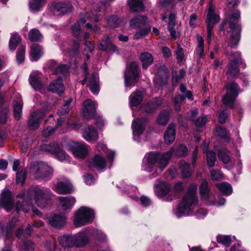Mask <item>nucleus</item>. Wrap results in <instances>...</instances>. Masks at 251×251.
Instances as JSON below:
<instances>
[{
    "mask_svg": "<svg viewBox=\"0 0 251 251\" xmlns=\"http://www.w3.org/2000/svg\"><path fill=\"white\" fill-rule=\"evenodd\" d=\"M51 194L48 188L42 189L36 186H32L29 188L26 193L22 192L17 195L18 198L23 199L22 203L19 201L16 202V210L18 213L21 211L27 212L34 201L40 207L46 205L47 197Z\"/></svg>",
    "mask_w": 251,
    "mask_h": 251,
    "instance_id": "nucleus-1",
    "label": "nucleus"
},
{
    "mask_svg": "<svg viewBox=\"0 0 251 251\" xmlns=\"http://www.w3.org/2000/svg\"><path fill=\"white\" fill-rule=\"evenodd\" d=\"M198 186L196 184L189 185L186 195L182 198L178 207L174 209V213L177 217H181L191 214L198 204L197 191Z\"/></svg>",
    "mask_w": 251,
    "mask_h": 251,
    "instance_id": "nucleus-2",
    "label": "nucleus"
},
{
    "mask_svg": "<svg viewBox=\"0 0 251 251\" xmlns=\"http://www.w3.org/2000/svg\"><path fill=\"white\" fill-rule=\"evenodd\" d=\"M173 151V149H172L162 154L152 152L146 154L143 160V169L148 172H151L153 165L158 161V168L157 172L160 174L168 165L169 161L172 156Z\"/></svg>",
    "mask_w": 251,
    "mask_h": 251,
    "instance_id": "nucleus-3",
    "label": "nucleus"
},
{
    "mask_svg": "<svg viewBox=\"0 0 251 251\" xmlns=\"http://www.w3.org/2000/svg\"><path fill=\"white\" fill-rule=\"evenodd\" d=\"M94 210L87 206H81L75 213L74 224L76 227H81L92 223L95 218Z\"/></svg>",
    "mask_w": 251,
    "mask_h": 251,
    "instance_id": "nucleus-4",
    "label": "nucleus"
},
{
    "mask_svg": "<svg viewBox=\"0 0 251 251\" xmlns=\"http://www.w3.org/2000/svg\"><path fill=\"white\" fill-rule=\"evenodd\" d=\"M240 17V13L238 10L233 11L229 18V28L230 29V41L228 44V46L233 48L236 46L240 40V31L241 28L240 25H237L239 19Z\"/></svg>",
    "mask_w": 251,
    "mask_h": 251,
    "instance_id": "nucleus-5",
    "label": "nucleus"
},
{
    "mask_svg": "<svg viewBox=\"0 0 251 251\" xmlns=\"http://www.w3.org/2000/svg\"><path fill=\"white\" fill-rule=\"evenodd\" d=\"M207 17L206 24L207 25V43L210 45L212 40V29L214 25L220 20V16L215 12V5L211 0L206 10Z\"/></svg>",
    "mask_w": 251,
    "mask_h": 251,
    "instance_id": "nucleus-6",
    "label": "nucleus"
},
{
    "mask_svg": "<svg viewBox=\"0 0 251 251\" xmlns=\"http://www.w3.org/2000/svg\"><path fill=\"white\" fill-rule=\"evenodd\" d=\"M52 172V168L44 162L35 163L29 169V174L35 179L47 177Z\"/></svg>",
    "mask_w": 251,
    "mask_h": 251,
    "instance_id": "nucleus-7",
    "label": "nucleus"
},
{
    "mask_svg": "<svg viewBox=\"0 0 251 251\" xmlns=\"http://www.w3.org/2000/svg\"><path fill=\"white\" fill-rule=\"evenodd\" d=\"M239 92V88L236 83L232 82L227 84L226 93L222 99L223 103L227 107H232Z\"/></svg>",
    "mask_w": 251,
    "mask_h": 251,
    "instance_id": "nucleus-8",
    "label": "nucleus"
},
{
    "mask_svg": "<svg viewBox=\"0 0 251 251\" xmlns=\"http://www.w3.org/2000/svg\"><path fill=\"white\" fill-rule=\"evenodd\" d=\"M40 149L42 151L49 152L54 155L60 161L68 160L69 156L66 152L62 150L59 145L55 142L48 144H43Z\"/></svg>",
    "mask_w": 251,
    "mask_h": 251,
    "instance_id": "nucleus-9",
    "label": "nucleus"
},
{
    "mask_svg": "<svg viewBox=\"0 0 251 251\" xmlns=\"http://www.w3.org/2000/svg\"><path fill=\"white\" fill-rule=\"evenodd\" d=\"M138 77V66L136 63L132 62L127 68L125 74L126 87L134 85L137 81Z\"/></svg>",
    "mask_w": 251,
    "mask_h": 251,
    "instance_id": "nucleus-10",
    "label": "nucleus"
},
{
    "mask_svg": "<svg viewBox=\"0 0 251 251\" xmlns=\"http://www.w3.org/2000/svg\"><path fill=\"white\" fill-rule=\"evenodd\" d=\"M50 9L54 15L62 16L72 12L73 7L69 2H56L51 5Z\"/></svg>",
    "mask_w": 251,
    "mask_h": 251,
    "instance_id": "nucleus-11",
    "label": "nucleus"
},
{
    "mask_svg": "<svg viewBox=\"0 0 251 251\" xmlns=\"http://www.w3.org/2000/svg\"><path fill=\"white\" fill-rule=\"evenodd\" d=\"M90 235V231L84 229L73 235L75 247L81 248L86 246L89 242Z\"/></svg>",
    "mask_w": 251,
    "mask_h": 251,
    "instance_id": "nucleus-12",
    "label": "nucleus"
},
{
    "mask_svg": "<svg viewBox=\"0 0 251 251\" xmlns=\"http://www.w3.org/2000/svg\"><path fill=\"white\" fill-rule=\"evenodd\" d=\"M89 146L86 144L74 142L70 144V150L73 154L79 158H84L88 153Z\"/></svg>",
    "mask_w": 251,
    "mask_h": 251,
    "instance_id": "nucleus-13",
    "label": "nucleus"
},
{
    "mask_svg": "<svg viewBox=\"0 0 251 251\" xmlns=\"http://www.w3.org/2000/svg\"><path fill=\"white\" fill-rule=\"evenodd\" d=\"M230 62L227 66L226 74L230 76H235L239 72L237 64L241 60V54L239 52H236L230 55Z\"/></svg>",
    "mask_w": 251,
    "mask_h": 251,
    "instance_id": "nucleus-14",
    "label": "nucleus"
},
{
    "mask_svg": "<svg viewBox=\"0 0 251 251\" xmlns=\"http://www.w3.org/2000/svg\"><path fill=\"white\" fill-rule=\"evenodd\" d=\"M47 111L40 109L33 112L29 118L28 122V126L30 129H37L39 126V121L43 118L46 115Z\"/></svg>",
    "mask_w": 251,
    "mask_h": 251,
    "instance_id": "nucleus-15",
    "label": "nucleus"
},
{
    "mask_svg": "<svg viewBox=\"0 0 251 251\" xmlns=\"http://www.w3.org/2000/svg\"><path fill=\"white\" fill-rule=\"evenodd\" d=\"M146 120L144 118L136 119L133 121L132 127L133 129V138L139 141V136L142 134L145 128Z\"/></svg>",
    "mask_w": 251,
    "mask_h": 251,
    "instance_id": "nucleus-16",
    "label": "nucleus"
},
{
    "mask_svg": "<svg viewBox=\"0 0 251 251\" xmlns=\"http://www.w3.org/2000/svg\"><path fill=\"white\" fill-rule=\"evenodd\" d=\"M96 113V102L91 100H86L83 102V117L87 119L93 117Z\"/></svg>",
    "mask_w": 251,
    "mask_h": 251,
    "instance_id": "nucleus-17",
    "label": "nucleus"
},
{
    "mask_svg": "<svg viewBox=\"0 0 251 251\" xmlns=\"http://www.w3.org/2000/svg\"><path fill=\"white\" fill-rule=\"evenodd\" d=\"M59 206L63 211L70 210L76 202L75 198L73 196L58 197Z\"/></svg>",
    "mask_w": 251,
    "mask_h": 251,
    "instance_id": "nucleus-18",
    "label": "nucleus"
},
{
    "mask_svg": "<svg viewBox=\"0 0 251 251\" xmlns=\"http://www.w3.org/2000/svg\"><path fill=\"white\" fill-rule=\"evenodd\" d=\"M82 136L86 141L90 142H95L99 137L97 130L91 126H87L83 128Z\"/></svg>",
    "mask_w": 251,
    "mask_h": 251,
    "instance_id": "nucleus-19",
    "label": "nucleus"
},
{
    "mask_svg": "<svg viewBox=\"0 0 251 251\" xmlns=\"http://www.w3.org/2000/svg\"><path fill=\"white\" fill-rule=\"evenodd\" d=\"M54 190L59 194H69L73 191V186L69 180L60 181L56 184Z\"/></svg>",
    "mask_w": 251,
    "mask_h": 251,
    "instance_id": "nucleus-20",
    "label": "nucleus"
},
{
    "mask_svg": "<svg viewBox=\"0 0 251 251\" xmlns=\"http://www.w3.org/2000/svg\"><path fill=\"white\" fill-rule=\"evenodd\" d=\"M29 82L31 87L36 91L41 90L44 86L40 80L39 74L37 72L31 73L29 77Z\"/></svg>",
    "mask_w": 251,
    "mask_h": 251,
    "instance_id": "nucleus-21",
    "label": "nucleus"
},
{
    "mask_svg": "<svg viewBox=\"0 0 251 251\" xmlns=\"http://www.w3.org/2000/svg\"><path fill=\"white\" fill-rule=\"evenodd\" d=\"M48 220L49 223L52 226L59 228L65 225L66 218L62 214H53L49 217Z\"/></svg>",
    "mask_w": 251,
    "mask_h": 251,
    "instance_id": "nucleus-22",
    "label": "nucleus"
},
{
    "mask_svg": "<svg viewBox=\"0 0 251 251\" xmlns=\"http://www.w3.org/2000/svg\"><path fill=\"white\" fill-rule=\"evenodd\" d=\"M99 49L102 51H116L118 50L116 46L113 45L108 36L104 37L98 46Z\"/></svg>",
    "mask_w": 251,
    "mask_h": 251,
    "instance_id": "nucleus-23",
    "label": "nucleus"
},
{
    "mask_svg": "<svg viewBox=\"0 0 251 251\" xmlns=\"http://www.w3.org/2000/svg\"><path fill=\"white\" fill-rule=\"evenodd\" d=\"M210 188L206 179H202L200 187V193L201 199L210 202L211 197L210 194Z\"/></svg>",
    "mask_w": 251,
    "mask_h": 251,
    "instance_id": "nucleus-24",
    "label": "nucleus"
},
{
    "mask_svg": "<svg viewBox=\"0 0 251 251\" xmlns=\"http://www.w3.org/2000/svg\"><path fill=\"white\" fill-rule=\"evenodd\" d=\"M88 85L93 94L99 93L100 90L99 76L97 73H95L91 75L89 78Z\"/></svg>",
    "mask_w": 251,
    "mask_h": 251,
    "instance_id": "nucleus-25",
    "label": "nucleus"
},
{
    "mask_svg": "<svg viewBox=\"0 0 251 251\" xmlns=\"http://www.w3.org/2000/svg\"><path fill=\"white\" fill-rule=\"evenodd\" d=\"M1 205L7 211L10 210L14 206V202L11 199V194L9 191H4L2 195Z\"/></svg>",
    "mask_w": 251,
    "mask_h": 251,
    "instance_id": "nucleus-26",
    "label": "nucleus"
},
{
    "mask_svg": "<svg viewBox=\"0 0 251 251\" xmlns=\"http://www.w3.org/2000/svg\"><path fill=\"white\" fill-rule=\"evenodd\" d=\"M106 165L105 160L104 158L100 155H96L91 159L89 164L90 167H95L97 170L103 169Z\"/></svg>",
    "mask_w": 251,
    "mask_h": 251,
    "instance_id": "nucleus-27",
    "label": "nucleus"
},
{
    "mask_svg": "<svg viewBox=\"0 0 251 251\" xmlns=\"http://www.w3.org/2000/svg\"><path fill=\"white\" fill-rule=\"evenodd\" d=\"M42 48L37 44H33L30 47V56L32 61H37L43 55Z\"/></svg>",
    "mask_w": 251,
    "mask_h": 251,
    "instance_id": "nucleus-28",
    "label": "nucleus"
},
{
    "mask_svg": "<svg viewBox=\"0 0 251 251\" xmlns=\"http://www.w3.org/2000/svg\"><path fill=\"white\" fill-rule=\"evenodd\" d=\"M176 137V126L170 124L164 134V140L166 143L169 144L173 142Z\"/></svg>",
    "mask_w": 251,
    "mask_h": 251,
    "instance_id": "nucleus-29",
    "label": "nucleus"
},
{
    "mask_svg": "<svg viewBox=\"0 0 251 251\" xmlns=\"http://www.w3.org/2000/svg\"><path fill=\"white\" fill-rule=\"evenodd\" d=\"M148 19L144 16L138 15L130 20V25L133 28L145 27L147 25Z\"/></svg>",
    "mask_w": 251,
    "mask_h": 251,
    "instance_id": "nucleus-30",
    "label": "nucleus"
},
{
    "mask_svg": "<svg viewBox=\"0 0 251 251\" xmlns=\"http://www.w3.org/2000/svg\"><path fill=\"white\" fill-rule=\"evenodd\" d=\"M48 90L59 95L62 93L64 91V85L62 79L59 77L53 81L49 86Z\"/></svg>",
    "mask_w": 251,
    "mask_h": 251,
    "instance_id": "nucleus-31",
    "label": "nucleus"
},
{
    "mask_svg": "<svg viewBox=\"0 0 251 251\" xmlns=\"http://www.w3.org/2000/svg\"><path fill=\"white\" fill-rule=\"evenodd\" d=\"M197 48L195 50V54L199 58H204L205 54L204 51V40L200 35L197 36Z\"/></svg>",
    "mask_w": 251,
    "mask_h": 251,
    "instance_id": "nucleus-32",
    "label": "nucleus"
},
{
    "mask_svg": "<svg viewBox=\"0 0 251 251\" xmlns=\"http://www.w3.org/2000/svg\"><path fill=\"white\" fill-rule=\"evenodd\" d=\"M171 186L167 182H161L156 185L155 191L158 197H163L167 195L170 190Z\"/></svg>",
    "mask_w": 251,
    "mask_h": 251,
    "instance_id": "nucleus-33",
    "label": "nucleus"
},
{
    "mask_svg": "<svg viewBox=\"0 0 251 251\" xmlns=\"http://www.w3.org/2000/svg\"><path fill=\"white\" fill-rule=\"evenodd\" d=\"M60 246L63 248L75 247L73 235H64L60 236L58 238Z\"/></svg>",
    "mask_w": 251,
    "mask_h": 251,
    "instance_id": "nucleus-34",
    "label": "nucleus"
},
{
    "mask_svg": "<svg viewBox=\"0 0 251 251\" xmlns=\"http://www.w3.org/2000/svg\"><path fill=\"white\" fill-rule=\"evenodd\" d=\"M96 150L100 152H103L105 153L106 154L107 159L110 162V164H112L115 155V153L114 151L108 150L104 144L100 143L97 145L96 147Z\"/></svg>",
    "mask_w": 251,
    "mask_h": 251,
    "instance_id": "nucleus-35",
    "label": "nucleus"
},
{
    "mask_svg": "<svg viewBox=\"0 0 251 251\" xmlns=\"http://www.w3.org/2000/svg\"><path fill=\"white\" fill-rule=\"evenodd\" d=\"M140 60L144 69H147L153 61V57L151 53L148 52L142 53L140 55Z\"/></svg>",
    "mask_w": 251,
    "mask_h": 251,
    "instance_id": "nucleus-36",
    "label": "nucleus"
},
{
    "mask_svg": "<svg viewBox=\"0 0 251 251\" xmlns=\"http://www.w3.org/2000/svg\"><path fill=\"white\" fill-rule=\"evenodd\" d=\"M128 5L132 12L142 11L144 9L143 0H128Z\"/></svg>",
    "mask_w": 251,
    "mask_h": 251,
    "instance_id": "nucleus-37",
    "label": "nucleus"
},
{
    "mask_svg": "<svg viewBox=\"0 0 251 251\" xmlns=\"http://www.w3.org/2000/svg\"><path fill=\"white\" fill-rule=\"evenodd\" d=\"M23 108V101L22 99L19 98L15 102L14 104V116L15 119L19 121L22 117Z\"/></svg>",
    "mask_w": 251,
    "mask_h": 251,
    "instance_id": "nucleus-38",
    "label": "nucleus"
},
{
    "mask_svg": "<svg viewBox=\"0 0 251 251\" xmlns=\"http://www.w3.org/2000/svg\"><path fill=\"white\" fill-rule=\"evenodd\" d=\"M80 19L79 22L82 24H85L89 21L91 22H97L99 21L98 14H96L94 16V14L91 13H80Z\"/></svg>",
    "mask_w": 251,
    "mask_h": 251,
    "instance_id": "nucleus-39",
    "label": "nucleus"
},
{
    "mask_svg": "<svg viewBox=\"0 0 251 251\" xmlns=\"http://www.w3.org/2000/svg\"><path fill=\"white\" fill-rule=\"evenodd\" d=\"M46 0H30L29 2V7L30 10L36 12L46 3Z\"/></svg>",
    "mask_w": 251,
    "mask_h": 251,
    "instance_id": "nucleus-40",
    "label": "nucleus"
},
{
    "mask_svg": "<svg viewBox=\"0 0 251 251\" xmlns=\"http://www.w3.org/2000/svg\"><path fill=\"white\" fill-rule=\"evenodd\" d=\"M131 106H136L139 105L143 100V95L140 91H136L133 93L129 97Z\"/></svg>",
    "mask_w": 251,
    "mask_h": 251,
    "instance_id": "nucleus-41",
    "label": "nucleus"
},
{
    "mask_svg": "<svg viewBox=\"0 0 251 251\" xmlns=\"http://www.w3.org/2000/svg\"><path fill=\"white\" fill-rule=\"evenodd\" d=\"M179 167L183 178H188L191 176L192 172L190 169L189 163L184 161H181L179 163Z\"/></svg>",
    "mask_w": 251,
    "mask_h": 251,
    "instance_id": "nucleus-42",
    "label": "nucleus"
},
{
    "mask_svg": "<svg viewBox=\"0 0 251 251\" xmlns=\"http://www.w3.org/2000/svg\"><path fill=\"white\" fill-rule=\"evenodd\" d=\"M173 149L172 154L178 157L186 156L188 153L187 148L183 145H180L177 147H173L170 150Z\"/></svg>",
    "mask_w": 251,
    "mask_h": 251,
    "instance_id": "nucleus-43",
    "label": "nucleus"
},
{
    "mask_svg": "<svg viewBox=\"0 0 251 251\" xmlns=\"http://www.w3.org/2000/svg\"><path fill=\"white\" fill-rule=\"evenodd\" d=\"M220 192L225 195H230L232 192V188L230 184L227 182H223L216 185Z\"/></svg>",
    "mask_w": 251,
    "mask_h": 251,
    "instance_id": "nucleus-44",
    "label": "nucleus"
},
{
    "mask_svg": "<svg viewBox=\"0 0 251 251\" xmlns=\"http://www.w3.org/2000/svg\"><path fill=\"white\" fill-rule=\"evenodd\" d=\"M151 28L150 26H146L143 29H138L134 34L133 38L134 40H139L147 35L150 32Z\"/></svg>",
    "mask_w": 251,
    "mask_h": 251,
    "instance_id": "nucleus-45",
    "label": "nucleus"
},
{
    "mask_svg": "<svg viewBox=\"0 0 251 251\" xmlns=\"http://www.w3.org/2000/svg\"><path fill=\"white\" fill-rule=\"evenodd\" d=\"M20 41V36L18 34H13L9 40V48L10 50L14 51Z\"/></svg>",
    "mask_w": 251,
    "mask_h": 251,
    "instance_id": "nucleus-46",
    "label": "nucleus"
},
{
    "mask_svg": "<svg viewBox=\"0 0 251 251\" xmlns=\"http://www.w3.org/2000/svg\"><path fill=\"white\" fill-rule=\"evenodd\" d=\"M28 37L31 41H40L42 39V35L39 31L36 29H31L28 33Z\"/></svg>",
    "mask_w": 251,
    "mask_h": 251,
    "instance_id": "nucleus-47",
    "label": "nucleus"
},
{
    "mask_svg": "<svg viewBox=\"0 0 251 251\" xmlns=\"http://www.w3.org/2000/svg\"><path fill=\"white\" fill-rule=\"evenodd\" d=\"M169 118V112L165 111L159 114L157 119V121L158 124L165 126L168 122Z\"/></svg>",
    "mask_w": 251,
    "mask_h": 251,
    "instance_id": "nucleus-48",
    "label": "nucleus"
},
{
    "mask_svg": "<svg viewBox=\"0 0 251 251\" xmlns=\"http://www.w3.org/2000/svg\"><path fill=\"white\" fill-rule=\"evenodd\" d=\"M25 46L24 45L20 46L16 55V61L18 64H21L24 62L25 58Z\"/></svg>",
    "mask_w": 251,
    "mask_h": 251,
    "instance_id": "nucleus-49",
    "label": "nucleus"
},
{
    "mask_svg": "<svg viewBox=\"0 0 251 251\" xmlns=\"http://www.w3.org/2000/svg\"><path fill=\"white\" fill-rule=\"evenodd\" d=\"M26 178V173L23 168H19L16 174V180L17 183L23 184Z\"/></svg>",
    "mask_w": 251,
    "mask_h": 251,
    "instance_id": "nucleus-50",
    "label": "nucleus"
},
{
    "mask_svg": "<svg viewBox=\"0 0 251 251\" xmlns=\"http://www.w3.org/2000/svg\"><path fill=\"white\" fill-rule=\"evenodd\" d=\"M10 113L9 109L6 105L1 109V124H5L10 118Z\"/></svg>",
    "mask_w": 251,
    "mask_h": 251,
    "instance_id": "nucleus-51",
    "label": "nucleus"
},
{
    "mask_svg": "<svg viewBox=\"0 0 251 251\" xmlns=\"http://www.w3.org/2000/svg\"><path fill=\"white\" fill-rule=\"evenodd\" d=\"M217 242L225 246V247L229 246L231 242V238L227 235H220L217 237Z\"/></svg>",
    "mask_w": 251,
    "mask_h": 251,
    "instance_id": "nucleus-52",
    "label": "nucleus"
},
{
    "mask_svg": "<svg viewBox=\"0 0 251 251\" xmlns=\"http://www.w3.org/2000/svg\"><path fill=\"white\" fill-rule=\"evenodd\" d=\"M206 154L207 165L210 167L214 166L216 160L215 152L212 151H208Z\"/></svg>",
    "mask_w": 251,
    "mask_h": 251,
    "instance_id": "nucleus-53",
    "label": "nucleus"
},
{
    "mask_svg": "<svg viewBox=\"0 0 251 251\" xmlns=\"http://www.w3.org/2000/svg\"><path fill=\"white\" fill-rule=\"evenodd\" d=\"M120 23L121 20L116 16H112L107 20L108 25L113 28L117 27Z\"/></svg>",
    "mask_w": 251,
    "mask_h": 251,
    "instance_id": "nucleus-54",
    "label": "nucleus"
},
{
    "mask_svg": "<svg viewBox=\"0 0 251 251\" xmlns=\"http://www.w3.org/2000/svg\"><path fill=\"white\" fill-rule=\"evenodd\" d=\"M217 133L219 137L225 139L226 141H229V135L226 130L221 126L217 128Z\"/></svg>",
    "mask_w": 251,
    "mask_h": 251,
    "instance_id": "nucleus-55",
    "label": "nucleus"
},
{
    "mask_svg": "<svg viewBox=\"0 0 251 251\" xmlns=\"http://www.w3.org/2000/svg\"><path fill=\"white\" fill-rule=\"evenodd\" d=\"M158 104L155 102L148 103L143 106L144 110L148 113L153 112L157 107Z\"/></svg>",
    "mask_w": 251,
    "mask_h": 251,
    "instance_id": "nucleus-56",
    "label": "nucleus"
},
{
    "mask_svg": "<svg viewBox=\"0 0 251 251\" xmlns=\"http://www.w3.org/2000/svg\"><path fill=\"white\" fill-rule=\"evenodd\" d=\"M219 157L224 163H228L230 160V156L225 150H222L219 152Z\"/></svg>",
    "mask_w": 251,
    "mask_h": 251,
    "instance_id": "nucleus-57",
    "label": "nucleus"
},
{
    "mask_svg": "<svg viewBox=\"0 0 251 251\" xmlns=\"http://www.w3.org/2000/svg\"><path fill=\"white\" fill-rule=\"evenodd\" d=\"M68 71V67L66 65L62 64L57 66L54 70V73L55 74H59L65 75Z\"/></svg>",
    "mask_w": 251,
    "mask_h": 251,
    "instance_id": "nucleus-58",
    "label": "nucleus"
},
{
    "mask_svg": "<svg viewBox=\"0 0 251 251\" xmlns=\"http://www.w3.org/2000/svg\"><path fill=\"white\" fill-rule=\"evenodd\" d=\"M72 30L74 36H75L76 38H78L80 37L81 33V27L79 22H77L73 25Z\"/></svg>",
    "mask_w": 251,
    "mask_h": 251,
    "instance_id": "nucleus-59",
    "label": "nucleus"
},
{
    "mask_svg": "<svg viewBox=\"0 0 251 251\" xmlns=\"http://www.w3.org/2000/svg\"><path fill=\"white\" fill-rule=\"evenodd\" d=\"M183 100H184V98L180 95H179L175 99L174 106L176 111L178 112L180 110L181 102Z\"/></svg>",
    "mask_w": 251,
    "mask_h": 251,
    "instance_id": "nucleus-60",
    "label": "nucleus"
},
{
    "mask_svg": "<svg viewBox=\"0 0 251 251\" xmlns=\"http://www.w3.org/2000/svg\"><path fill=\"white\" fill-rule=\"evenodd\" d=\"M176 59L178 62H181L183 60L184 57V51L179 45L177 46V49L176 50Z\"/></svg>",
    "mask_w": 251,
    "mask_h": 251,
    "instance_id": "nucleus-61",
    "label": "nucleus"
},
{
    "mask_svg": "<svg viewBox=\"0 0 251 251\" xmlns=\"http://www.w3.org/2000/svg\"><path fill=\"white\" fill-rule=\"evenodd\" d=\"M210 174L213 180H219L223 178V175L219 170H212L211 171Z\"/></svg>",
    "mask_w": 251,
    "mask_h": 251,
    "instance_id": "nucleus-62",
    "label": "nucleus"
},
{
    "mask_svg": "<svg viewBox=\"0 0 251 251\" xmlns=\"http://www.w3.org/2000/svg\"><path fill=\"white\" fill-rule=\"evenodd\" d=\"M72 102V99H69L68 100H67L63 105V111H59L58 112V113L60 115H63L64 114H66V113L69 112L71 109L70 104Z\"/></svg>",
    "mask_w": 251,
    "mask_h": 251,
    "instance_id": "nucleus-63",
    "label": "nucleus"
},
{
    "mask_svg": "<svg viewBox=\"0 0 251 251\" xmlns=\"http://www.w3.org/2000/svg\"><path fill=\"white\" fill-rule=\"evenodd\" d=\"M207 119L205 116L201 117L194 121L195 126L198 127H202L205 125Z\"/></svg>",
    "mask_w": 251,
    "mask_h": 251,
    "instance_id": "nucleus-64",
    "label": "nucleus"
}]
</instances>
